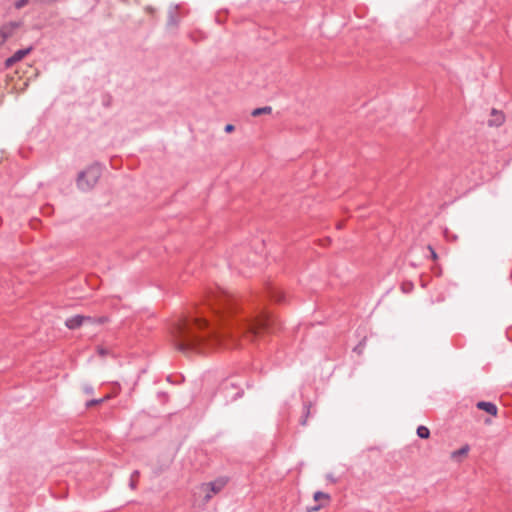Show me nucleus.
<instances>
[{"label":"nucleus","mask_w":512,"mask_h":512,"mask_svg":"<svg viewBox=\"0 0 512 512\" xmlns=\"http://www.w3.org/2000/svg\"><path fill=\"white\" fill-rule=\"evenodd\" d=\"M100 402H102V400H93V401L88 402V403H87V406L89 407V406H91V405H94V404H96V403H100Z\"/></svg>","instance_id":"nucleus-19"},{"label":"nucleus","mask_w":512,"mask_h":512,"mask_svg":"<svg viewBox=\"0 0 512 512\" xmlns=\"http://www.w3.org/2000/svg\"><path fill=\"white\" fill-rule=\"evenodd\" d=\"M329 499H330L329 495L324 493V492L318 491V492H316L314 494V500L315 501H322V500H324L325 502H328Z\"/></svg>","instance_id":"nucleus-13"},{"label":"nucleus","mask_w":512,"mask_h":512,"mask_svg":"<svg viewBox=\"0 0 512 512\" xmlns=\"http://www.w3.org/2000/svg\"><path fill=\"white\" fill-rule=\"evenodd\" d=\"M205 305L217 321L231 326V332L228 336L233 345L236 344L238 337L254 342L271 324L270 315L265 310H259L254 314L246 316H239L237 300L221 289L210 291Z\"/></svg>","instance_id":"nucleus-1"},{"label":"nucleus","mask_w":512,"mask_h":512,"mask_svg":"<svg viewBox=\"0 0 512 512\" xmlns=\"http://www.w3.org/2000/svg\"><path fill=\"white\" fill-rule=\"evenodd\" d=\"M208 322L204 315L179 321L172 332L176 348L185 354H203L220 345L224 335L209 328Z\"/></svg>","instance_id":"nucleus-2"},{"label":"nucleus","mask_w":512,"mask_h":512,"mask_svg":"<svg viewBox=\"0 0 512 512\" xmlns=\"http://www.w3.org/2000/svg\"><path fill=\"white\" fill-rule=\"evenodd\" d=\"M309 413H310L309 408H307V409H306L305 417H304V418H303V420L301 421V424H302V425H306Z\"/></svg>","instance_id":"nucleus-16"},{"label":"nucleus","mask_w":512,"mask_h":512,"mask_svg":"<svg viewBox=\"0 0 512 512\" xmlns=\"http://www.w3.org/2000/svg\"><path fill=\"white\" fill-rule=\"evenodd\" d=\"M28 3V0H18L15 4L16 8H22Z\"/></svg>","instance_id":"nucleus-14"},{"label":"nucleus","mask_w":512,"mask_h":512,"mask_svg":"<svg viewBox=\"0 0 512 512\" xmlns=\"http://www.w3.org/2000/svg\"><path fill=\"white\" fill-rule=\"evenodd\" d=\"M468 452H469V446L465 445V446L461 447L460 449L453 451L451 453V458L454 460H460L461 458L466 457Z\"/></svg>","instance_id":"nucleus-10"},{"label":"nucleus","mask_w":512,"mask_h":512,"mask_svg":"<svg viewBox=\"0 0 512 512\" xmlns=\"http://www.w3.org/2000/svg\"><path fill=\"white\" fill-rule=\"evenodd\" d=\"M429 250L431 251V255H432V258L433 260H436L437 259V254L436 252L434 251V249L432 247L429 246Z\"/></svg>","instance_id":"nucleus-17"},{"label":"nucleus","mask_w":512,"mask_h":512,"mask_svg":"<svg viewBox=\"0 0 512 512\" xmlns=\"http://www.w3.org/2000/svg\"><path fill=\"white\" fill-rule=\"evenodd\" d=\"M417 435L422 439H427L430 436V431L426 426H419L417 428Z\"/></svg>","instance_id":"nucleus-12"},{"label":"nucleus","mask_w":512,"mask_h":512,"mask_svg":"<svg viewBox=\"0 0 512 512\" xmlns=\"http://www.w3.org/2000/svg\"><path fill=\"white\" fill-rule=\"evenodd\" d=\"M101 175V169L97 165L88 167L82 171L77 178V186L82 191H88L92 189L98 182Z\"/></svg>","instance_id":"nucleus-3"},{"label":"nucleus","mask_w":512,"mask_h":512,"mask_svg":"<svg viewBox=\"0 0 512 512\" xmlns=\"http://www.w3.org/2000/svg\"><path fill=\"white\" fill-rule=\"evenodd\" d=\"M30 51H31V48L16 51L11 57L6 59L5 66L7 68L13 66L16 62L22 60L26 55H28L30 53Z\"/></svg>","instance_id":"nucleus-7"},{"label":"nucleus","mask_w":512,"mask_h":512,"mask_svg":"<svg viewBox=\"0 0 512 512\" xmlns=\"http://www.w3.org/2000/svg\"><path fill=\"white\" fill-rule=\"evenodd\" d=\"M130 486H131L133 489L135 488V481H134L133 479L131 480Z\"/></svg>","instance_id":"nucleus-21"},{"label":"nucleus","mask_w":512,"mask_h":512,"mask_svg":"<svg viewBox=\"0 0 512 512\" xmlns=\"http://www.w3.org/2000/svg\"><path fill=\"white\" fill-rule=\"evenodd\" d=\"M16 28L15 23H8L0 28V47L14 34Z\"/></svg>","instance_id":"nucleus-6"},{"label":"nucleus","mask_w":512,"mask_h":512,"mask_svg":"<svg viewBox=\"0 0 512 512\" xmlns=\"http://www.w3.org/2000/svg\"><path fill=\"white\" fill-rule=\"evenodd\" d=\"M108 321L106 317H98L93 318L90 316H83V315H75L70 318H68L65 322V325L69 329H77L81 326H91L94 324H104Z\"/></svg>","instance_id":"nucleus-5"},{"label":"nucleus","mask_w":512,"mask_h":512,"mask_svg":"<svg viewBox=\"0 0 512 512\" xmlns=\"http://www.w3.org/2000/svg\"><path fill=\"white\" fill-rule=\"evenodd\" d=\"M271 112H272V108L270 106H265V107L254 109L252 111L251 115L253 117H258V116L263 115V114H271Z\"/></svg>","instance_id":"nucleus-11"},{"label":"nucleus","mask_w":512,"mask_h":512,"mask_svg":"<svg viewBox=\"0 0 512 512\" xmlns=\"http://www.w3.org/2000/svg\"><path fill=\"white\" fill-rule=\"evenodd\" d=\"M321 507V505H318V506H315V507H312V508H308V512H313V511H317L319 510Z\"/></svg>","instance_id":"nucleus-20"},{"label":"nucleus","mask_w":512,"mask_h":512,"mask_svg":"<svg viewBox=\"0 0 512 512\" xmlns=\"http://www.w3.org/2000/svg\"><path fill=\"white\" fill-rule=\"evenodd\" d=\"M505 116L502 112L497 111L495 109L491 112V118L489 119L488 123L490 126H500L504 123Z\"/></svg>","instance_id":"nucleus-8"},{"label":"nucleus","mask_w":512,"mask_h":512,"mask_svg":"<svg viewBox=\"0 0 512 512\" xmlns=\"http://www.w3.org/2000/svg\"><path fill=\"white\" fill-rule=\"evenodd\" d=\"M98 353H99L101 356H104V355H106V354H107V351H106L104 348L99 347V348H98Z\"/></svg>","instance_id":"nucleus-18"},{"label":"nucleus","mask_w":512,"mask_h":512,"mask_svg":"<svg viewBox=\"0 0 512 512\" xmlns=\"http://www.w3.org/2000/svg\"><path fill=\"white\" fill-rule=\"evenodd\" d=\"M228 479L225 477L217 478L211 482L203 483L198 487L204 502H208L212 497L218 494L226 486Z\"/></svg>","instance_id":"nucleus-4"},{"label":"nucleus","mask_w":512,"mask_h":512,"mask_svg":"<svg viewBox=\"0 0 512 512\" xmlns=\"http://www.w3.org/2000/svg\"><path fill=\"white\" fill-rule=\"evenodd\" d=\"M225 132L231 133L234 131V126L232 124H227L224 128Z\"/></svg>","instance_id":"nucleus-15"},{"label":"nucleus","mask_w":512,"mask_h":512,"mask_svg":"<svg viewBox=\"0 0 512 512\" xmlns=\"http://www.w3.org/2000/svg\"><path fill=\"white\" fill-rule=\"evenodd\" d=\"M138 476V472H135L133 475H132V478L133 477H137Z\"/></svg>","instance_id":"nucleus-22"},{"label":"nucleus","mask_w":512,"mask_h":512,"mask_svg":"<svg viewBox=\"0 0 512 512\" xmlns=\"http://www.w3.org/2000/svg\"><path fill=\"white\" fill-rule=\"evenodd\" d=\"M476 406L478 409L483 410L492 416H496L497 414V407L491 402L481 401L478 402Z\"/></svg>","instance_id":"nucleus-9"}]
</instances>
